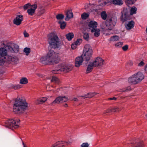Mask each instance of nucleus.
Listing matches in <instances>:
<instances>
[{
	"label": "nucleus",
	"instance_id": "de8ad7c7",
	"mask_svg": "<svg viewBox=\"0 0 147 147\" xmlns=\"http://www.w3.org/2000/svg\"><path fill=\"white\" fill-rule=\"evenodd\" d=\"M77 45L74 42L71 45V47L72 49H76L77 47Z\"/></svg>",
	"mask_w": 147,
	"mask_h": 147
},
{
	"label": "nucleus",
	"instance_id": "cd10ccee",
	"mask_svg": "<svg viewBox=\"0 0 147 147\" xmlns=\"http://www.w3.org/2000/svg\"><path fill=\"white\" fill-rule=\"evenodd\" d=\"M96 94L94 92L90 93L84 96H82L81 97L84 98H91L94 96Z\"/></svg>",
	"mask_w": 147,
	"mask_h": 147
},
{
	"label": "nucleus",
	"instance_id": "e2e57ef3",
	"mask_svg": "<svg viewBox=\"0 0 147 147\" xmlns=\"http://www.w3.org/2000/svg\"><path fill=\"white\" fill-rule=\"evenodd\" d=\"M27 147V146H24V147Z\"/></svg>",
	"mask_w": 147,
	"mask_h": 147
},
{
	"label": "nucleus",
	"instance_id": "6e6d98bb",
	"mask_svg": "<svg viewBox=\"0 0 147 147\" xmlns=\"http://www.w3.org/2000/svg\"><path fill=\"white\" fill-rule=\"evenodd\" d=\"M145 70L147 73V63L145 67Z\"/></svg>",
	"mask_w": 147,
	"mask_h": 147
},
{
	"label": "nucleus",
	"instance_id": "79ce46f5",
	"mask_svg": "<svg viewBox=\"0 0 147 147\" xmlns=\"http://www.w3.org/2000/svg\"><path fill=\"white\" fill-rule=\"evenodd\" d=\"M137 0H126V2L128 4H132Z\"/></svg>",
	"mask_w": 147,
	"mask_h": 147
},
{
	"label": "nucleus",
	"instance_id": "6ab92c4d",
	"mask_svg": "<svg viewBox=\"0 0 147 147\" xmlns=\"http://www.w3.org/2000/svg\"><path fill=\"white\" fill-rule=\"evenodd\" d=\"M132 146L133 147H144L143 142L140 140L134 142L132 144Z\"/></svg>",
	"mask_w": 147,
	"mask_h": 147
},
{
	"label": "nucleus",
	"instance_id": "58836bf2",
	"mask_svg": "<svg viewBox=\"0 0 147 147\" xmlns=\"http://www.w3.org/2000/svg\"><path fill=\"white\" fill-rule=\"evenodd\" d=\"M131 89L130 86L127 87L126 89H123L120 90V91L121 92H127L131 90Z\"/></svg>",
	"mask_w": 147,
	"mask_h": 147
},
{
	"label": "nucleus",
	"instance_id": "0eeeda50",
	"mask_svg": "<svg viewBox=\"0 0 147 147\" xmlns=\"http://www.w3.org/2000/svg\"><path fill=\"white\" fill-rule=\"evenodd\" d=\"M92 54V50L89 45H86L84 48L83 54L82 55L84 60L89 61Z\"/></svg>",
	"mask_w": 147,
	"mask_h": 147
},
{
	"label": "nucleus",
	"instance_id": "c9c22d12",
	"mask_svg": "<svg viewBox=\"0 0 147 147\" xmlns=\"http://www.w3.org/2000/svg\"><path fill=\"white\" fill-rule=\"evenodd\" d=\"M26 55H28L30 52V49L29 48H25L23 51Z\"/></svg>",
	"mask_w": 147,
	"mask_h": 147
},
{
	"label": "nucleus",
	"instance_id": "72a5a7b5",
	"mask_svg": "<svg viewBox=\"0 0 147 147\" xmlns=\"http://www.w3.org/2000/svg\"><path fill=\"white\" fill-rule=\"evenodd\" d=\"M89 14L88 13H84L81 15V17L83 20L86 19L89 16Z\"/></svg>",
	"mask_w": 147,
	"mask_h": 147
},
{
	"label": "nucleus",
	"instance_id": "423d86ee",
	"mask_svg": "<svg viewBox=\"0 0 147 147\" xmlns=\"http://www.w3.org/2000/svg\"><path fill=\"white\" fill-rule=\"evenodd\" d=\"M144 78V76L143 74L138 72L130 77L128 78L129 83L133 84H138Z\"/></svg>",
	"mask_w": 147,
	"mask_h": 147
},
{
	"label": "nucleus",
	"instance_id": "ea45409f",
	"mask_svg": "<svg viewBox=\"0 0 147 147\" xmlns=\"http://www.w3.org/2000/svg\"><path fill=\"white\" fill-rule=\"evenodd\" d=\"M83 37L85 40L87 41L89 39V35L87 33H85L84 34Z\"/></svg>",
	"mask_w": 147,
	"mask_h": 147
},
{
	"label": "nucleus",
	"instance_id": "aec40b11",
	"mask_svg": "<svg viewBox=\"0 0 147 147\" xmlns=\"http://www.w3.org/2000/svg\"><path fill=\"white\" fill-rule=\"evenodd\" d=\"M69 144L68 142H65L64 141H58L53 144L51 147H62Z\"/></svg>",
	"mask_w": 147,
	"mask_h": 147
},
{
	"label": "nucleus",
	"instance_id": "6e6552de",
	"mask_svg": "<svg viewBox=\"0 0 147 147\" xmlns=\"http://www.w3.org/2000/svg\"><path fill=\"white\" fill-rule=\"evenodd\" d=\"M20 122L18 119H8L5 122V126L10 129L17 128L19 127Z\"/></svg>",
	"mask_w": 147,
	"mask_h": 147
},
{
	"label": "nucleus",
	"instance_id": "f8f14e48",
	"mask_svg": "<svg viewBox=\"0 0 147 147\" xmlns=\"http://www.w3.org/2000/svg\"><path fill=\"white\" fill-rule=\"evenodd\" d=\"M68 100V98L67 96H60L56 98L55 100L52 102V105L60 102H67Z\"/></svg>",
	"mask_w": 147,
	"mask_h": 147
},
{
	"label": "nucleus",
	"instance_id": "09e8293b",
	"mask_svg": "<svg viewBox=\"0 0 147 147\" xmlns=\"http://www.w3.org/2000/svg\"><path fill=\"white\" fill-rule=\"evenodd\" d=\"M117 100V98L114 97L113 98H108L109 100Z\"/></svg>",
	"mask_w": 147,
	"mask_h": 147
},
{
	"label": "nucleus",
	"instance_id": "39448f33",
	"mask_svg": "<svg viewBox=\"0 0 147 147\" xmlns=\"http://www.w3.org/2000/svg\"><path fill=\"white\" fill-rule=\"evenodd\" d=\"M49 42L50 45L55 49L59 48L61 46L60 40L57 34L54 32L50 34L49 38Z\"/></svg>",
	"mask_w": 147,
	"mask_h": 147
},
{
	"label": "nucleus",
	"instance_id": "13d9d810",
	"mask_svg": "<svg viewBox=\"0 0 147 147\" xmlns=\"http://www.w3.org/2000/svg\"><path fill=\"white\" fill-rule=\"evenodd\" d=\"M50 87L49 85L47 86V89L48 91L50 90L48 89V88Z\"/></svg>",
	"mask_w": 147,
	"mask_h": 147
},
{
	"label": "nucleus",
	"instance_id": "a18cd8bd",
	"mask_svg": "<svg viewBox=\"0 0 147 147\" xmlns=\"http://www.w3.org/2000/svg\"><path fill=\"white\" fill-rule=\"evenodd\" d=\"M31 5L30 3H28L24 5V8L25 9H26L28 8L29 9V7Z\"/></svg>",
	"mask_w": 147,
	"mask_h": 147
},
{
	"label": "nucleus",
	"instance_id": "1a4fd4ad",
	"mask_svg": "<svg viewBox=\"0 0 147 147\" xmlns=\"http://www.w3.org/2000/svg\"><path fill=\"white\" fill-rule=\"evenodd\" d=\"M6 47L8 52L10 53H17L19 51V46L14 43L7 42Z\"/></svg>",
	"mask_w": 147,
	"mask_h": 147
},
{
	"label": "nucleus",
	"instance_id": "2eb2a0df",
	"mask_svg": "<svg viewBox=\"0 0 147 147\" xmlns=\"http://www.w3.org/2000/svg\"><path fill=\"white\" fill-rule=\"evenodd\" d=\"M95 67L102 66L104 63V61L100 57H97L94 61L92 62Z\"/></svg>",
	"mask_w": 147,
	"mask_h": 147
},
{
	"label": "nucleus",
	"instance_id": "393cba45",
	"mask_svg": "<svg viewBox=\"0 0 147 147\" xmlns=\"http://www.w3.org/2000/svg\"><path fill=\"white\" fill-rule=\"evenodd\" d=\"M109 0H99L98 3L100 5L103 6L107 4H109Z\"/></svg>",
	"mask_w": 147,
	"mask_h": 147
},
{
	"label": "nucleus",
	"instance_id": "e433bc0d",
	"mask_svg": "<svg viewBox=\"0 0 147 147\" xmlns=\"http://www.w3.org/2000/svg\"><path fill=\"white\" fill-rule=\"evenodd\" d=\"M60 25V28L61 29H63L66 26V24L65 22L63 21H60L59 22Z\"/></svg>",
	"mask_w": 147,
	"mask_h": 147
},
{
	"label": "nucleus",
	"instance_id": "a19ab883",
	"mask_svg": "<svg viewBox=\"0 0 147 147\" xmlns=\"http://www.w3.org/2000/svg\"><path fill=\"white\" fill-rule=\"evenodd\" d=\"M82 42V40L81 39L79 38L74 42L77 45H79Z\"/></svg>",
	"mask_w": 147,
	"mask_h": 147
},
{
	"label": "nucleus",
	"instance_id": "7ed1b4c3",
	"mask_svg": "<svg viewBox=\"0 0 147 147\" xmlns=\"http://www.w3.org/2000/svg\"><path fill=\"white\" fill-rule=\"evenodd\" d=\"M102 18L105 20H107L105 22L106 28L109 30H112L116 24L117 21V19L115 17H108L107 18V14L105 11H103L101 13Z\"/></svg>",
	"mask_w": 147,
	"mask_h": 147
},
{
	"label": "nucleus",
	"instance_id": "5fc2aeb1",
	"mask_svg": "<svg viewBox=\"0 0 147 147\" xmlns=\"http://www.w3.org/2000/svg\"><path fill=\"white\" fill-rule=\"evenodd\" d=\"M72 100L76 101H78V99L76 98H74Z\"/></svg>",
	"mask_w": 147,
	"mask_h": 147
},
{
	"label": "nucleus",
	"instance_id": "473e14b6",
	"mask_svg": "<svg viewBox=\"0 0 147 147\" xmlns=\"http://www.w3.org/2000/svg\"><path fill=\"white\" fill-rule=\"evenodd\" d=\"M51 81L56 84H59V79L55 76L53 77L52 78L51 80Z\"/></svg>",
	"mask_w": 147,
	"mask_h": 147
},
{
	"label": "nucleus",
	"instance_id": "37998d69",
	"mask_svg": "<svg viewBox=\"0 0 147 147\" xmlns=\"http://www.w3.org/2000/svg\"><path fill=\"white\" fill-rule=\"evenodd\" d=\"M5 61H6L4 59H3V57H1L0 58V65H2L4 63Z\"/></svg>",
	"mask_w": 147,
	"mask_h": 147
},
{
	"label": "nucleus",
	"instance_id": "0e129e2a",
	"mask_svg": "<svg viewBox=\"0 0 147 147\" xmlns=\"http://www.w3.org/2000/svg\"><path fill=\"white\" fill-rule=\"evenodd\" d=\"M93 11V10H92L91 11Z\"/></svg>",
	"mask_w": 147,
	"mask_h": 147
},
{
	"label": "nucleus",
	"instance_id": "4c0bfd02",
	"mask_svg": "<svg viewBox=\"0 0 147 147\" xmlns=\"http://www.w3.org/2000/svg\"><path fill=\"white\" fill-rule=\"evenodd\" d=\"M56 18L57 20H61L64 18V16L62 14H59L56 16Z\"/></svg>",
	"mask_w": 147,
	"mask_h": 147
},
{
	"label": "nucleus",
	"instance_id": "2f4dec72",
	"mask_svg": "<svg viewBox=\"0 0 147 147\" xmlns=\"http://www.w3.org/2000/svg\"><path fill=\"white\" fill-rule=\"evenodd\" d=\"M28 83V80L26 78H22L20 80V83L21 84H25Z\"/></svg>",
	"mask_w": 147,
	"mask_h": 147
},
{
	"label": "nucleus",
	"instance_id": "c85d7f7f",
	"mask_svg": "<svg viewBox=\"0 0 147 147\" xmlns=\"http://www.w3.org/2000/svg\"><path fill=\"white\" fill-rule=\"evenodd\" d=\"M119 38L117 35H114L111 36L109 40L110 41H116L119 40Z\"/></svg>",
	"mask_w": 147,
	"mask_h": 147
},
{
	"label": "nucleus",
	"instance_id": "a878e982",
	"mask_svg": "<svg viewBox=\"0 0 147 147\" xmlns=\"http://www.w3.org/2000/svg\"><path fill=\"white\" fill-rule=\"evenodd\" d=\"M91 31L92 32H94V34L95 36L97 37L100 35V30L99 29L96 28L94 29H92Z\"/></svg>",
	"mask_w": 147,
	"mask_h": 147
},
{
	"label": "nucleus",
	"instance_id": "ddd939ff",
	"mask_svg": "<svg viewBox=\"0 0 147 147\" xmlns=\"http://www.w3.org/2000/svg\"><path fill=\"white\" fill-rule=\"evenodd\" d=\"M60 69L57 70L63 71L65 72H68L71 70L72 68L71 66H68L65 64H62L59 65Z\"/></svg>",
	"mask_w": 147,
	"mask_h": 147
},
{
	"label": "nucleus",
	"instance_id": "f257e3e1",
	"mask_svg": "<svg viewBox=\"0 0 147 147\" xmlns=\"http://www.w3.org/2000/svg\"><path fill=\"white\" fill-rule=\"evenodd\" d=\"M59 58L58 54L52 50H50L46 55L40 58V62L45 65H50L58 62Z\"/></svg>",
	"mask_w": 147,
	"mask_h": 147
},
{
	"label": "nucleus",
	"instance_id": "f704fd0d",
	"mask_svg": "<svg viewBox=\"0 0 147 147\" xmlns=\"http://www.w3.org/2000/svg\"><path fill=\"white\" fill-rule=\"evenodd\" d=\"M123 45V42H118L115 44V46L116 48L121 47Z\"/></svg>",
	"mask_w": 147,
	"mask_h": 147
},
{
	"label": "nucleus",
	"instance_id": "bb28decb",
	"mask_svg": "<svg viewBox=\"0 0 147 147\" xmlns=\"http://www.w3.org/2000/svg\"><path fill=\"white\" fill-rule=\"evenodd\" d=\"M47 97H42L41 98L38 99L37 100V103L38 104H42L45 102L47 100Z\"/></svg>",
	"mask_w": 147,
	"mask_h": 147
},
{
	"label": "nucleus",
	"instance_id": "4468645a",
	"mask_svg": "<svg viewBox=\"0 0 147 147\" xmlns=\"http://www.w3.org/2000/svg\"><path fill=\"white\" fill-rule=\"evenodd\" d=\"M23 19V16L22 15H17L13 21L14 24L19 26L22 23V21Z\"/></svg>",
	"mask_w": 147,
	"mask_h": 147
},
{
	"label": "nucleus",
	"instance_id": "4be33fe9",
	"mask_svg": "<svg viewBox=\"0 0 147 147\" xmlns=\"http://www.w3.org/2000/svg\"><path fill=\"white\" fill-rule=\"evenodd\" d=\"M109 4H112L118 5H121L123 3V2L121 0H109Z\"/></svg>",
	"mask_w": 147,
	"mask_h": 147
},
{
	"label": "nucleus",
	"instance_id": "20e7f679",
	"mask_svg": "<svg viewBox=\"0 0 147 147\" xmlns=\"http://www.w3.org/2000/svg\"><path fill=\"white\" fill-rule=\"evenodd\" d=\"M137 9L135 6L131 8L130 13L129 14V11L127 9L124 8L121 12V21L123 22L130 20L131 19V16L136 13Z\"/></svg>",
	"mask_w": 147,
	"mask_h": 147
},
{
	"label": "nucleus",
	"instance_id": "8fccbe9b",
	"mask_svg": "<svg viewBox=\"0 0 147 147\" xmlns=\"http://www.w3.org/2000/svg\"><path fill=\"white\" fill-rule=\"evenodd\" d=\"M144 63L143 61H141L138 64L139 66H141L144 65Z\"/></svg>",
	"mask_w": 147,
	"mask_h": 147
},
{
	"label": "nucleus",
	"instance_id": "c03bdc74",
	"mask_svg": "<svg viewBox=\"0 0 147 147\" xmlns=\"http://www.w3.org/2000/svg\"><path fill=\"white\" fill-rule=\"evenodd\" d=\"M81 147H89V145L87 142L83 143L80 146Z\"/></svg>",
	"mask_w": 147,
	"mask_h": 147
},
{
	"label": "nucleus",
	"instance_id": "c756f323",
	"mask_svg": "<svg viewBox=\"0 0 147 147\" xmlns=\"http://www.w3.org/2000/svg\"><path fill=\"white\" fill-rule=\"evenodd\" d=\"M120 111V109L119 108L116 107H114L112 108L108 109L107 110V112L108 113L112 111L118 112Z\"/></svg>",
	"mask_w": 147,
	"mask_h": 147
},
{
	"label": "nucleus",
	"instance_id": "680f3d73",
	"mask_svg": "<svg viewBox=\"0 0 147 147\" xmlns=\"http://www.w3.org/2000/svg\"><path fill=\"white\" fill-rule=\"evenodd\" d=\"M146 32L147 33V28H146Z\"/></svg>",
	"mask_w": 147,
	"mask_h": 147
},
{
	"label": "nucleus",
	"instance_id": "5701e85b",
	"mask_svg": "<svg viewBox=\"0 0 147 147\" xmlns=\"http://www.w3.org/2000/svg\"><path fill=\"white\" fill-rule=\"evenodd\" d=\"M66 17L65 18L66 20H68L69 19L73 17V14L71 10H68L66 13Z\"/></svg>",
	"mask_w": 147,
	"mask_h": 147
},
{
	"label": "nucleus",
	"instance_id": "3c124183",
	"mask_svg": "<svg viewBox=\"0 0 147 147\" xmlns=\"http://www.w3.org/2000/svg\"><path fill=\"white\" fill-rule=\"evenodd\" d=\"M24 34L25 37H28L29 36L28 34L26 31L24 32Z\"/></svg>",
	"mask_w": 147,
	"mask_h": 147
},
{
	"label": "nucleus",
	"instance_id": "7c9ffc66",
	"mask_svg": "<svg viewBox=\"0 0 147 147\" xmlns=\"http://www.w3.org/2000/svg\"><path fill=\"white\" fill-rule=\"evenodd\" d=\"M66 38L69 41L71 40L74 37V34L73 33H69L66 35Z\"/></svg>",
	"mask_w": 147,
	"mask_h": 147
},
{
	"label": "nucleus",
	"instance_id": "b1692460",
	"mask_svg": "<svg viewBox=\"0 0 147 147\" xmlns=\"http://www.w3.org/2000/svg\"><path fill=\"white\" fill-rule=\"evenodd\" d=\"M94 66L92 63H90L88 65L86 71V73L88 74L91 72Z\"/></svg>",
	"mask_w": 147,
	"mask_h": 147
},
{
	"label": "nucleus",
	"instance_id": "bf43d9fd",
	"mask_svg": "<svg viewBox=\"0 0 147 147\" xmlns=\"http://www.w3.org/2000/svg\"><path fill=\"white\" fill-rule=\"evenodd\" d=\"M22 144L23 145V147H24V146H26L24 144V143L23 142H22Z\"/></svg>",
	"mask_w": 147,
	"mask_h": 147
},
{
	"label": "nucleus",
	"instance_id": "49530a36",
	"mask_svg": "<svg viewBox=\"0 0 147 147\" xmlns=\"http://www.w3.org/2000/svg\"><path fill=\"white\" fill-rule=\"evenodd\" d=\"M128 48V46L127 45H125L122 47V49L124 51H127Z\"/></svg>",
	"mask_w": 147,
	"mask_h": 147
},
{
	"label": "nucleus",
	"instance_id": "9d476101",
	"mask_svg": "<svg viewBox=\"0 0 147 147\" xmlns=\"http://www.w3.org/2000/svg\"><path fill=\"white\" fill-rule=\"evenodd\" d=\"M5 61L9 64L15 65L19 63V59L17 56L14 55H8L5 57Z\"/></svg>",
	"mask_w": 147,
	"mask_h": 147
},
{
	"label": "nucleus",
	"instance_id": "9b49d317",
	"mask_svg": "<svg viewBox=\"0 0 147 147\" xmlns=\"http://www.w3.org/2000/svg\"><path fill=\"white\" fill-rule=\"evenodd\" d=\"M7 42L6 41H2L0 42V56L3 57L5 60V57L7 56V50L6 47Z\"/></svg>",
	"mask_w": 147,
	"mask_h": 147
},
{
	"label": "nucleus",
	"instance_id": "603ef678",
	"mask_svg": "<svg viewBox=\"0 0 147 147\" xmlns=\"http://www.w3.org/2000/svg\"><path fill=\"white\" fill-rule=\"evenodd\" d=\"M13 88L15 89H18L20 88V86L18 85L15 86L13 87Z\"/></svg>",
	"mask_w": 147,
	"mask_h": 147
},
{
	"label": "nucleus",
	"instance_id": "052dcab7",
	"mask_svg": "<svg viewBox=\"0 0 147 147\" xmlns=\"http://www.w3.org/2000/svg\"><path fill=\"white\" fill-rule=\"evenodd\" d=\"M53 73H54V74H57V73L56 72H53Z\"/></svg>",
	"mask_w": 147,
	"mask_h": 147
},
{
	"label": "nucleus",
	"instance_id": "4d7b16f0",
	"mask_svg": "<svg viewBox=\"0 0 147 147\" xmlns=\"http://www.w3.org/2000/svg\"><path fill=\"white\" fill-rule=\"evenodd\" d=\"M63 106L65 107H68V105L67 104H65Z\"/></svg>",
	"mask_w": 147,
	"mask_h": 147
},
{
	"label": "nucleus",
	"instance_id": "dca6fc26",
	"mask_svg": "<svg viewBox=\"0 0 147 147\" xmlns=\"http://www.w3.org/2000/svg\"><path fill=\"white\" fill-rule=\"evenodd\" d=\"M37 5L35 4L32 5L29 7V9L27 10V12L29 15L32 16L35 12V10L37 8Z\"/></svg>",
	"mask_w": 147,
	"mask_h": 147
},
{
	"label": "nucleus",
	"instance_id": "864d4df0",
	"mask_svg": "<svg viewBox=\"0 0 147 147\" xmlns=\"http://www.w3.org/2000/svg\"><path fill=\"white\" fill-rule=\"evenodd\" d=\"M37 75L38 76L40 77V78H42L43 77V75L40 74H37Z\"/></svg>",
	"mask_w": 147,
	"mask_h": 147
},
{
	"label": "nucleus",
	"instance_id": "f3484780",
	"mask_svg": "<svg viewBox=\"0 0 147 147\" xmlns=\"http://www.w3.org/2000/svg\"><path fill=\"white\" fill-rule=\"evenodd\" d=\"M84 60L82 55L81 56L77 57L75 59V66L77 67H79L80 65H82Z\"/></svg>",
	"mask_w": 147,
	"mask_h": 147
},
{
	"label": "nucleus",
	"instance_id": "f03ea898",
	"mask_svg": "<svg viewBox=\"0 0 147 147\" xmlns=\"http://www.w3.org/2000/svg\"><path fill=\"white\" fill-rule=\"evenodd\" d=\"M28 105L24 99L16 100L13 106V111L16 114H22L28 109Z\"/></svg>",
	"mask_w": 147,
	"mask_h": 147
},
{
	"label": "nucleus",
	"instance_id": "412c9836",
	"mask_svg": "<svg viewBox=\"0 0 147 147\" xmlns=\"http://www.w3.org/2000/svg\"><path fill=\"white\" fill-rule=\"evenodd\" d=\"M97 23L94 21H91L89 22L88 24V26L89 27V29L91 30L92 29H94L96 28L97 27Z\"/></svg>",
	"mask_w": 147,
	"mask_h": 147
},
{
	"label": "nucleus",
	"instance_id": "a211bd4d",
	"mask_svg": "<svg viewBox=\"0 0 147 147\" xmlns=\"http://www.w3.org/2000/svg\"><path fill=\"white\" fill-rule=\"evenodd\" d=\"M134 22L131 20L126 22L125 24V26L126 29L127 30H129L134 28Z\"/></svg>",
	"mask_w": 147,
	"mask_h": 147
}]
</instances>
